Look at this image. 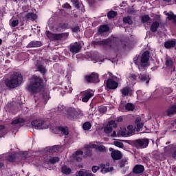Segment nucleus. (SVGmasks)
Instances as JSON below:
<instances>
[{
  "label": "nucleus",
  "mask_w": 176,
  "mask_h": 176,
  "mask_svg": "<svg viewBox=\"0 0 176 176\" xmlns=\"http://www.w3.org/2000/svg\"><path fill=\"white\" fill-rule=\"evenodd\" d=\"M43 80L39 76H34L28 85V90L32 94H36L43 89Z\"/></svg>",
  "instance_id": "obj_1"
},
{
  "label": "nucleus",
  "mask_w": 176,
  "mask_h": 176,
  "mask_svg": "<svg viewBox=\"0 0 176 176\" xmlns=\"http://www.w3.org/2000/svg\"><path fill=\"white\" fill-rule=\"evenodd\" d=\"M92 45L94 46H103L107 50H113L118 47V38L110 37L99 41H92Z\"/></svg>",
  "instance_id": "obj_2"
},
{
  "label": "nucleus",
  "mask_w": 176,
  "mask_h": 176,
  "mask_svg": "<svg viewBox=\"0 0 176 176\" xmlns=\"http://www.w3.org/2000/svg\"><path fill=\"white\" fill-rule=\"evenodd\" d=\"M23 82V75L20 73H15L10 77V78L6 79L5 85L9 89H16L18 86L21 85Z\"/></svg>",
  "instance_id": "obj_3"
},
{
  "label": "nucleus",
  "mask_w": 176,
  "mask_h": 176,
  "mask_svg": "<svg viewBox=\"0 0 176 176\" xmlns=\"http://www.w3.org/2000/svg\"><path fill=\"white\" fill-rule=\"evenodd\" d=\"M150 56L151 53L149 51H145L142 53L141 56L138 55L133 58V62L136 65H138L139 68H145L148 67Z\"/></svg>",
  "instance_id": "obj_4"
},
{
  "label": "nucleus",
  "mask_w": 176,
  "mask_h": 176,
  "mask_svg": "<svg viewBox=\"0 0 176 176\" xmlns=\"http://www.w3.org/2000/svg\"><path fill=\"white\" fill-rule=\"evenodd\" d=\"M66 116L69 120H78L83 116V113L74 107H70L66 110Z\"/></svg>",
  "instance_id": "obj_5"
},
{
  "label": "nucleus",
  "mask_w": 176,
  "mask_h": 176,
  "mask_svg": "<svg viewBox=\"0 0 176 176\" xmlns=\"http://www.w3.org/2000/svg\"><path fill=\"white\" fill-rule=\"evenodd\" d=\"M129 144L133 148H136V149H144V148H146L148 145H149V140L146 138L138 139L130 141Z\"/></svg>",
  "instance_id": "obj_6"
},
{
  "label": "nucleus",
  "mask_w": 176,
  "mask_h": 176,
  "mask_svg": "<svg viewBox=\"0 0 176 176\" xmlns=\"http://www.w3.org/2000/svg\"><path fill=\"white\" fill-rule=\"evenodd\" d=\"M46 35L49 38V39H54V41H60V39H67L69 33L64 32V33H58L54 34L51 32L50 31L46 32Z\"/></svg>",
  "instance_id": "obj_7"
},
{
  "label": "nucleus",
  "mask_w": 176,
  "mask_h": 176,
  "mask_svg": "<svg viewBox=\"0 0 176 176\" xmlns=\"http://www.w3.org/2000/svg\"><path fill=\"white\" fill-rule=\"evenodd\" d=\"M85 83H98L100 76L97 73H91L90 75H85L83 77Z\"/></svg>",
  "instance_id": "obj_8"
},
{
  "label": "nucleus",
  "mask_w": 176,
  "mask_h": 176,
  "mask_svg": "<svg viewBox=\"0 0 176 176\" xmlns=\"http://www.w3.org/2000/svg\"><path fill=\"white\" fill-rule=\"evenodd\" d=\"M145 171V167L142 164H136L133 166L132 172L129 174V176H134V174L141 175Z\"/></svg>",
  "instance_id": "obj_9"
},
{
  "label": "nucleus",
  "mask_w": 176,
  "mask_h": 176,
  "mask_svg": "<svg viewBox=\"0 0 176 176\" xmlns=\"http://www.w3.org/2000/svg\"><path fill=\"white\" fill-rule=\"evenodd\" d=\"M32 126L37 129H45L44 126H49V123L43 119H36L31 122Z\"/></svg>",
  "instance_id": "obj_10"
},
{
  "label": "nucleus",
  "mask_w": 176,
  "mask_h": 176,
  "mask_svg": "<svg viewBox=\"0 0 176 176\" xmlns=\"http://www.w3.org/2000/svg\"><path fill=\"white\" fill-rule=\"evenodd\" d=\"M94 96V91L91 89H87L84 91L82 94V102H88L89 100Z\"/></svg>",
  "instance_id": "obj_11"
},
{
  "label": "nucleus",
  "mask_w": 176,
  "mask_h": 176,
  "mask_svg": "<svg viewBox=\"0 0 176 176\" xmlns=\"http://www.w3.org/2000/svg\"><path fill=\"white\" fill-rule=\"evenodd\" d=\"M119 86V83L115 81L113 78H109L106 82V87L109 90H116Z\"/></svg>",
  "instance_id": "obj_12"
},
{
  "label": "nucleus",
  "mask_w": 176,
  "mask_h": 176,
  "mask_svg": "<svg viewBox=\"0 0 176 176\" xmlns=\"http://www.w3.org/2000/svg\"><path fill=\"white\" fill-rule=\"evenodd\" d=\"M116 129L118 127V124L116 123L115 120L109 121L107 126L104 128V132L106 134H110L112 133V128Z\"/></svg>",
  "instance_id": "obj_13"
},
{
  "label": "nucleus",
  "mask_w": 176,
  "mask_h": 176,
  "mask_svg": "<svg viewBox=\"0 0 176 176\" xmlns=\"http://www.w3.org/2000/svg\"><path fill=\"white\" fill-rule=\"evenodd\" d=\"M109 151L111 153V156L113 160H120L122 157H123V154H122V152L118 151V150H114L113 148H109Z\"/></svg>",
  "instance_id": "obj_14"
},
{
  "label": "nucleus",
  "mask_w": 176,
  "mask_h": 176,
  "mask_svg": "<svg viewBox=\"0 0 176 176\" xmlns=\"http://www.w3.org/2000/svg\"><path fill=\"white\" fill-rule=\"evenodd\" d=\"M25 120L21 118H14L11 122V126H19V127H23L25 124Z\"/></svg>",
  "instance_id": "obj_15"
},
{
  "label": "nucleus",
  "mask_w": 176,
  "mask_h": 176,
  "mask_svg": "<svg viewBox=\"0 0 176 176\" xmlns=\"http://www.w3.org/2000/svg\"><path fill=\"white\" fill-rule=\"evenodd\" d=\"M175 41L176 39L174 38L165 41L164 43L165 49H167L168 50H171V49H174V47H175L176 45Z\"/></svg>",
  "instance_id": "obj_16"
},
{
  "label": "nucleus",
  "mask_w": 176,
  "mask_h": 176,
  "mask_svg": "<svg viewBox=\"0 0 176 176\" xmlns=\"http://www.w3.org/2000/svg\"><path fill=\"white\" fill-rule=\"evenodd\" d=\"M43 43H42V41H32L30 43H28L26 46L27 49H31L32 47H41Z\"/></svg>",
  "instance_id": "obj_17"
},
{
  "label": "nucleus",
  "mask_w": 176,
  "mask_h": 176,
  "mask_svg": "<svg viewBox=\"0 0 176 176\" xmlns=\"http://www.w3.org/2000/svg\"><path fill=\"white\" fill-rule=\"evenodd\" d=\"M80 49H82L80 44H76L70 46L69 52L74 54H76V53H79V52H80Z\"/></svg>",
  "instance_id": "obj_18"
},
{
  "label": "nucleus",
  "mask_w": 176,
  "mask_h": 176,
  "mask_svg": "<svg viewBox=\"0 0 176 176\" xmlns=\"http://www.w3.org/2000/svg\"><path fill=\"white\" fill-rule=\"evenodd\" d=\"M138 79L142 82V83H146V85H148L151 80V78H149V75L148 74H140Z\"/></svg>",
  "instance_id": "obj_19"
},
{
  "label": "nucleus",
  "mask_w": 176,
  "mask_h": 176,
  "mask_svg": "<svg viewBox=\"0 0 176 176\" xmlns=\"http://www.w3.org/2000/svg\"><path fill=\"white\" fill-rule=\"evenodd\" d=\"M159 27H160V23L157 21H155L152 23L150 27V30L151 31V32H153V33L157 32V30Z\"/></svg>",
  "instance_id": "obj_20"
},
{
  "label": "nucleus",
  "mask_w": 176,
  "mask_h": 176,
  "mask_svg": "<svg viewBox=\"0 0 176 176\" xmlns=\"http://www.w3.org/2000/svg\"><path fill=\"white\" fill-rule=\"evenodd\" d=\"M176 114V104L170 107L166 111L167 116H173Z\"/></svg>",
  "instance_id": "obj_21"
},
{
  "label": "nucleus",
  "mask_w": 176,
  "mask_h": 176,
  "mask_svg": "<svg viewBox=\"0 0 176 176\" xmlns=\"http://www.w3.org/2000/svg\"><path fill=\"white\" fill-rule=\"evenodd\" d=\"M108 31H109V26L108 25H100L98 30L100 34H104V32H108Z\"/></svg>",
  "instance_id": "obj_22"
},
{
  "label": "nucleus",
  "mask_w": 176,
  "mask_h": 176,
  "mask_svg": "<svg viewBox=\"0 0 176 176\" xmlns=\"http://www.w3.org/2000/svg\"><path fill=\"white\" fill-rule=\"evenodd\" d=\"M27 20H31V21H34L38 19V15L34 12H29L25 14Z\"/></svg>",
  "instance_id": "obj_23"
},
{
  "label": "nucleus",
  "mask_w": 176,
  "mask_h": 176,
  "mask_svg": "<svg viewBox=\"0 0 176 176\" xmlns=\"http://www.w3.org/2000/svg\"><path fill=\"white\" fill-rule=\"evenodd\" d=\"M165 65L168 67V68H173V67H174V62H173V58L170 57L166 58Z\"/></svg>",
  "instance_id": "obj_24"
},
{
  "label": "nucleus",
  "mask_w": 176,
  "mask_h": 176,
  "mask_svg": "<svg viewBox=\"0 0 176 176\" xmlns=\"http://www.w3.org/2000/svg\"><path fill=\"white\" fill-rule=\"evenodd\" d=\"M57 129L59 131H61V133H63L64 134V135H68V134H69V131L68 130V127L67 126H58L57 127Z\"/></svg>",
  "instance_id": "obj_25"
},
{
  "label": "nucleus",
  "mask_w": 176,
  "mask_h": 176,
  "mask_svg": "<svg viewBox=\"0 0 176 176\" xmlns=\"http://www.w3.org/2000/svg\"><path fill=\"white\" fill-rule=\"evenodd\" d=\"M71 169L69 167L67 166L66 165L63 166L61 167V173H63V174H66V175H69V174H71Z\"/></svg>",
  "instance_id": "obj_26"
},
{
  "label": "nucleus",
  "mask_w": 176,
  "mask_h": 176,
  "mask_svg": "<svg viewBox=\"0 0 176 176\" xmlns=\"http://www.w3.org/2000/svg\"><path fill=\"white\" fill-rule=\"evenodd\" d=\"M120 92L122 94V97H127L129 96V94L130 93V89L127 87H123L122 89H120Z\"/></svg>",
  "instance_id": "obj_27"
},
{
  "label": "nucleus",
  "mask_w": 176,
  "mask_h": 176,
  "mask_svg": "<svg viewBox=\"0 0 176 176\" xmlns=\"http://www.w3.org/2000/svg\"><path fill=\"white\" fill-rule=\"evenodd\" d=\"M165 14L168 16V20H173V23H176V15L174 14V12H171L170 14L167 12Z\"/></svg>",
  "instance_id": "obj_28"
},
{
  "label": "nucleus",
  "mask_w": 176,
  "mask_h": 176,
  "mask_svg": "<svg viewBox=\"0 0 176 176\" xmlns=\"http://www.w3.org/2000/svg\"><path fill=\"white\" fill-rule=\"evenodd\" d=\"M142 23H148V21H151V16H149L148 14H144L143 16H142Z\"/></svg>",
  "instance_id": "obj_29"
},
{
  "label": "nucleus",
  "mask_w": 176,
  "mask_h": 176,
  "mask_svg": "<svg viewBox=\"0 0 176 176\" xmlns=\"http://www.w3.org/2000/svg\"><path fill=\"white\" fill-rule=\"evenodd\" d=\"M123 21L126 24H129V25H131L133 24V20L131 19V17L130 16H125L123 18Z\"/></svg>",
  "instance_id": "obj_30"
},
{
  "label": "nucleus",
  "mask_w": 176,
  "mask_h": 176,
  "mask_svg": "<svg viewBox=\"0 0 176 176\" xmlns=\"http://www.w3.org/2000/svg\"><path fill=\"white\" fill-rule=\"evenodd\" d=\"M76 9L80 10V12H85L86 10L85 9V6L82 3H78V5L74 6Z\"/></svg>",
  "instance_id": "obj_31"
},
{
  "label": "nucleus",
  "mask_w": 176,
  "mask_h": 176,
  "mask_svg": "<svg viewBox=\"0 0 176 176\" xmlns=\"http://www.w3.org/2000/svg\"><path fill=\"white\" fill-rule=\"evenodd\" d=\"M60 162V157H53L49 160V162L51 164H56V163H58Z\"/></svg>",
  "instance_id": "obj_32"
},
{
  "label": "nucleus",
  "mask_w": 176,
  "mask_h": 176,
  "mask_svg": "<svg viewBox=\"0 0 176 176\" xmlns=\"http://www.w3.org/2000/svg\"><path fill=\"white\" fill-rule=\"evenodd\" d=\"M83 130H90L91 129V123L90 122H85L82 125Z\"/></svg>",
  "instance_id": "obj_33"
},
{
  "label": "nucleus",
  "mask_w": 176,
  "mask_h": 176,
  "mask_svg": "<svg viewBox=\"0 0 176 176\" xmlns=\"http://www.w3.org/2000/svg\"><path fill=\"white\" fill-rule=\"evenodd\" d=\"M58 27L61 30H68L69 25L67 23H60Z\"/></svg>",
  "instance_id": "obj_34"
},
{
  "label": "nucleus",
  "mask_w": 176,
  "mask_h": 176,
  "mask_svg": "<svg viewBox=\"0 0 176 176\" xmlns=\"http://www.w3.org/2000/svg\"><path fill=\"white\" fill-rule=\"evenodd\" d=\"M58 151H60V146L55 145L50 148V152H51V153H57Z\"/></svg>",
  "instance_id": "obj_35"
},
{
  "label": "nucleus",
  "mask_w": 176,
  "mask_h": 176,
  "mask_svg": "<svg viewBox=\"0 0 176 176\" xmlns=\"http://www.w3.org/2000/svg\"><path fill=\"white\" fill-rule=\"evenodd\" d=\"M134 104L131 103H126L125 104V111H134Z\"/></svg>",
  "instance_id": "obj_36"
},
{
  "label": "nucleus",
  "mask_w": 176,
  "mask_h": 176,
  "mask_svg": "<svg viewBox=\"0 0 176 176\" xmlns=\"http://www.w3.org/2000/svg\"><path fill=\"white\" fill-rule=\"evenodd\" d=\"M116 14H118L117 12L111 10L107 14L108 19H113V18L116 17Z\"/></svg>",
  "instance_id": "obj_37"
},
{
  "label": "nucleus",
  "mask_w": 176,
  "mask_h": 176,
  "mask_svg": "<svg viewBox=\"0 0 176 176\" xmlns=\"http://www.w3.org/2000/svg\"><path fill=\"white\" fill-rule=\"evenodd\" d=\"M78 176H94V175L91 173L80 170L78 172Z\"/></svg>",
  "instance_id": "obj_38"
},
{
  "label": "nucleus",
  "mask_w": 176,
  "mask_h": 176,
  "mask_svg": "<svg viewBox=\"0 0 176 176\" xmlns=\"http://www.w3.org/2000/svg\"><path fill=\"white\" fill-rule=\"evenodd\" d=\"M37 69H38L39 72H41V74H43V75H45L46 73V68L42 65H38Z\"/></svg>",
  "instance_id": "obj_39"
},
{
  "label": "nucleus",
  "mask_w": 176,
  "mask_h": 176,
  "mask_svg": "<svg viewBox=\"0 0 176 176\" xmlns=\"http://www.w3.org/2000/svg\"><path fill=\"white\" fill-rule=\"evenodd\" d=\"M5 137V125H0V138Z\"/></svg>",
  "instance_id": "obj_40"
},
{
  "label": "nucleus",
  "mask_w": 176,
  "mask_h": 176,
  "mask_svg": "<svg viewBox=\"0 0 176 176\" xmlns=\"http://www.w3.org/2000/svg\"><path fill=\"white\" fill-rule=\"evenodd\" d=\"M98 111L100 113H105L108 111V107L107 106H101L99 107Z\"/></svg>",
  "instance_id": "obj_41"
},
{
  "label": "nucleus",
  "mask_w": 176,
  "mask_h": 176,
  "mask_svg": "<svg viewBox=\"0 0 176 176\" xmlns=\"http://www.w3.org/2000/svg\"><path fill=\"white\" fill-rule=\"evenodd\" d=\"M118 111L120 112H124V111H126V104H124L123 102H121L119 105Z\"/></svg>",
  "instance_id": "obj_42"
},
{
  "label": "nucleus",
  "mask_w": 176,
  "mask_h": 176,
  "mask_svg": "<svg viewBox=\"0 0 176 176\" xmlns=\"http://www.w3.org/2000/svg\"><path fill=\"white\" fill-rule=\"evenodd\" d=\"M8 160L9 162H10L11 163H13L14 162V160H16V154H12L10 155L8 158Z\"/></svg>",
  "instance_id": "obj_43"
},
{
  "label": "nucleus",
  "mask_w": 176,
  "mask_h": 176,
  "mask_svg": "<svg viewBox=\"0 0 176 176\" xmlns=\"http://www.w3.org/2000/svg\"><path fill=\"white\" fill-rule=\"evenodd\" d=\"M114 145L116 146H118V148H123V146H124V144H123V142H118V141L114 142Z\"/></svg>",
  "instance_id": "obj_44"
},
{
  "label": "nucleus",
  "mask_w": 176,
  "mask_h": 176,
  "mask_svg": "<svg viewBox=\"0 0 176 176\" xmlns=\"http://www.w3.org/2000/svg\"><path fill=\"white\" fill-rule=\"evenodd\" d=\"M128 129V133L129 134H133V133H134V126H133V125H129L127 126Z\"/></svg>",
  "instance_id": "obj_45"
},
{
  "label": "nucleus",
  "mask_w": 176,
  "mask_h": 176,
  "mask_svg": "<svg viewBox=\"0 0 176 176\" xmlns=\"http://www.w3.org/2000/svg\"><path fill=\"white\" fill-rule=\"evenodd\" d=\"M43 98L45 100V101L49 100V94H47V92H43Z\"/></svg>",
  "instance_id": "obj_46"
},
{
  "label": "nucleus",
  "mask_w": 176,
  "mask_h": 176,
  "mask_svg": "<svg viewBox=\"0 0 176 176\" xmlns=\"http://www.w3.org/2000/svg\"><path fill=\"white\" fill-rule=\"evenodd\" d=\"M72 32H78L80 31V28L79 26H75L72 28Z\"/></svg>",
  "instance_id": "obj_47"
},
{
  "label": "nucleus",
  "mask_w": 176,
  "mask_h": 176,
  "mask_svg": "<svg viewBox=\"0 0 176 176\" xmlns=\"http://www.w3.org/2000/svg\"><path fill=\"white\" fill-rule=\"evenodd\" d=\"M100 171L102 174H107V173H109V168L103 167Z\"/></svg>",
  "instance_id": "obj_48"
},
{
  "label": "nucleus",
  "mask_w": 176,
  "mask_h": 176,
  "mask_svg": "<svg viewBox=\"0 0 176 176\" xmlns=\"http://www.w3.org/2000/svg\"><path fill=\"white\" fill-rule=\"evenodd\" d=\"M83 155V151L81 150H78L76 151L75 157H78V156H82Z\"/></svg>",
  "instance_id": "obj_49"
},
{
  "label": "nucleus",
  "mask_w": 176,
  "mask_h": 176,
  "mask_svg": "<svg viewBox=\"0 0 176 176\" xmlns=\"http://www.w3.org/2000/svg\"><path fill=\"white\" fill-rule=\"evenodd\" d=\"M19 25V20H13L11 23L12 27H17Z\"/></svg>",
  "instance_id": "obj_50"
},
{
  "label": "nucleus",
  "mask_w": 176,
  "mask_h": 176,
  "mask_svg": "<svg viewBox=\"0 0 176 176\" xmlns=\"http://www.w3.org/2000/svg\"><path fill=\"white\" fill-rule=\"evenodd\" d=\"M98 149L99 151V152H105L106 149H105V146L104 145H100L98 147Z\"/></svg>",
  "instance_id": "obj_51"
},
{
  "label": "nucleus",
  "mask_w": 176,
  "mask_h": 176,
  "mask_svg": "<svg viewBox=\"0 0 176 176\" xmlns=\"http://www.w3.org/2000/svg\"><path fill=\"white\" fill-rule=\"evenodd\" d=\"M129 78L131 79V80H137V76L134 74H130Z\"/></svg>",
  "instance_id": "obj_52"
},
{
  "label": "nucleus",
  "mask_w": 176,
  "mask_h": 176,
  "mask_svg": "<svg viewBox=\"0 0 176 176\" xmlns=\"http://www.w3.org/2000/svg\"><path fill=\"white\" fill-rule=\"evenodd\" d=\"M62 8H63L65 9H71V8H72V7H71V5L69 3H65V4H63L62 6Z\"/></svg>",
  "instance_id": "obj_53"
},
{
  "label": "nucleus",
  "mask_w": 176,
  "mask_h": 176,
  "mask_svg": "<svg viewBox=\"0 0 176 176\" xmlns=\"http://www.w3.org/2000/svg\"><path fill=\"white\" fill-rule=\"evenodd\" d=\"M136 127H137L136 131L138 132V131H140V130H141V129H142L144 127V124H138L136 125Z\"/></svg>",
  "instance_id": "obj_54"
},
{
  "label": "nucleus",
  "mask_w": 176,
  "mask_h": 176,
  "mask_svg": "<svg viewBox=\"0 0 176 176\" xmlns=\"http://www.w3.org/2000/svg\"><path fill=\"white\" fill-rule=\"evenodd\" d=\"M91 170L94 173H96V171H98V170H100V166H92Z\"/></svg>",
  "instance_id": "obj_55"
},
{
  "label": "nucleus",
  "mask_w": 176,
  "mask_h": 176,
  "mask_svg": "<svg viewBox=\"0 0 176 176\" xmlns=\"http://www.w3.org/2000/svg\"><path fill=\"white\" fill-rule=\"evenodd\" d=\"M87 2L90 6H93L96 3V0H87Z\"/></svg>",
  "instance_id": "obj_56"
},
{
  "label": "nucleus",
  "mask_w": 176,
  "mask_h": 176,
  "mask_svg": "<svg viewBox=\"0 0 176 176\" xmlns=\"http://www.w3.org/2000/svg\"><path fill=\"white\" fill-rule=\"evenodd\" d=\"M166 94H170V93H173V89L171 88H166Z\"/></svg>",
  "instance_id": "obj_57"
},
{
  "label": "nucleus",
  "mask_w": 176,
  "mask_h": 176,
  "mask_svg": "<svg viewBox=\"0 0 176 176\" xmlns=\"http://www.w3.org/2000/svg\"><path fill=\"white\" fill-rule=\"evenodd\" d=\"M172 157L176 160V149L172 153Z\"/></svg>",
  "instance_id": "obj_58"
},
{
  "label": "nucleus",
  "mask_w": 176,
  "mask_h": 176,
  "mask_svg": "<svg viewBox=\"0 0 176 176\" xmlns=\"http://www.w3.org/2000/svg\"><path fill=\"white\" fill-rule=\"evenodd\" d=\"M71 2H72L74 6H76L79 3V0H71Z\"/></svg>",
  "instance_id": "obj_59"
},
{
  "label": "nucleus",
  "mask_w": 176,
  "mask_h": 176,
  "mask_svg": "<svg viewBox=\"0 0 176 176\" xmlns=\"http://www.w3.org/2000/svg\"><path fill=\"white\" fill-rule=\"evenodd\" d=\"M63 109H64V107H63L60 104H59L58 106V111H63Z\"/></svg>",
  "instance_id": "obj_60"
},
{
  "label": "nucleus",
  "mask_w": 176,
  "mask_h": 176,
  "mask_svg": "<svg viewBox=\"0 0 176 176\" xmlns=\"http://www.w3.org/2000/svg\"><path fill=\"white\" fill-rule=\"evenodd\" d=\"M123 120V117L120 116L117 118V122H122Z\"/></svg>",
  "instance_id": "obj_61"
},
{
  "label": "nucleus",
  "mask_w": 176,
  "mask_h": 176,
  "mask_svg": "<svg viewBox=\"0 0 176 176\" xmlns=\"http://www.w3.org/2000/svg\"><path fill=\"white\" fill-rule=\"evenodd\" d=\"M3 167H5V164H3V162H0V170H2Z\"/></svg>",
  "instance_id": "obj_62"
},
{
  "label": "nucleus",
  "mask_w": 176,
  "mask_h": 176,
  "mask_svg": "<svg viewBox=\"0 0 176 176\" xmlns=\"http://www.w3.org/2000/svg\"><path fill=\"white\" fill-rule=\"evenodd\" d=\"M111 137H116V131H113L111 135Z\"/></svg>",
  "instance_id": "obj_63"
},
{
  "label": "nucleus",
  "mask_w": 176,
  "mask_h": 176,
  "mask_svg": "<svg viewBox=\"0 0 176 176\" xmlns=\"http://www.w3.org/2000/svg\"><path fill=\"white\" fill-rule=\"evenodd\" d=\"M77 162H82V157L78 156V157H76Z\"/></svg>",
  "instance_id": "obj_64"
}]
</instances>
